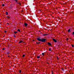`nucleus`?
<instances>
[{
  "label": "nucleus",
  "instance_id": "f257e3e1",
  "mask_svg": "<svg viewBox=\"0 0 74 74\" xmlns=\"http://www.w3.org/2000/svg\"><path fill=\"white\" fill-rule=\"evenodd\" d=\"M45 39H41V41L42 42H45Z\"/></svg>",
  "mask_w": 74,
  "mask_h": 74
},
{
  "label": "nucleus",
  "instance_id": "f03ea898",
  "mask_svg": "<svg viewBox=\"0 0 74 74\" xmlns=\"http://www.w3.org/2000/svg\"><path fill=\"white\" fill-rule=\"evenodd\" d=\"M37 40H38V41H41V39L39 38H37Z\"/></svg>",
  "mask_w": 74,
  "mask_h": 74
},
{
  "label": "nucleus",
  "instance_id": "7ed1b4c3",
  "mask_svg": "<svg viewBox=\"0 0 74 74\" xmlns=\"http://www.w3.org/2000/svg\"><path fill=\"white\" fill-rule=\"evenodd\" d=\"M53 41H54L55 42H57L56 40L54 39H53Z\"/></svg>",
  "mask_w": 74,
  "mask_h": 74
},
{
  "label": "nucleus",
  "instance_id": "20e7f679",
  "mask_svg": "<svg viewBox=\"0 0 74 74\" xmlns=\"http://www.w3.org/2000/svg\"><path fill=\"white\" fill-rule=\"evenodd\" d=\"M24 25H25V26H27V24L25 23H24Z\"/></svg>",
  "mask_w": 74,
  "mask_h": 74
},
{
  "label": "nucleus",
  "instance_id": "39448f33",
  "mask_svg": "<svg viewBox=\"0 0 74 74\" xmlns=\"http://www.w3.org/2000/svg\"><path fill=\"white\" fill-rule=\"evenodd\" d=\"M23 42V41L22 40H21L19 42V44H20V43H21V42Z\"/></svg>",
  "mask_w": 74,
  "mask_h": 74
},
{
  "label": "nucleus",
  "instance_id": "423d86ee",
  "mask_svg": "<svg viewBox=\"0 0 74 74\" xmlns=\"http://www.w3.org/2000/svg\"><path fill=\"white\" fill-rule=\"evenodd\" d=\"M48 45H51V44L50 43L48 42Z\"/></svg>",
  "mask_w": 74,
  "mask_h": 74
},
{
  "label": "nucleus",
  "instance_id": "0eeeda50",
  "mask_svg": "<svg viewBox=\"0 0 74 74\" xmlns=\"http://www.w3.org/2000/svg\"><path fill=\"white\" fill-rule=\"evenodd\" d=\"M37 58L38 59L40 58V56H37Z\"/></svg>",
  "mask_w": 74,
  "mask_h": 74
},
{
  "label": "nucleus",
  "instance_id": "6e6552de",
  "mask_svg": "<svg viewBox=\"0 0 74 74\" xmlns=\"http://www.w3.org/2000/svg\"><path fill=\"white\" fill-rule=\"evenodd\" d=\"M18 4H19L20 5H21V3H18Z\"/></svg>",
  "mask_w": 74,
  "mask_h": 74
},
{
  "label": "nucleus",
  "instance_id": "1a4fd4ad",
  "mask_svg": "<svg viewBox=\"0 0 74 74\" xmlns=\"http://www.w3.org/2000/svg\"><path fill=\"white\" fill-rule=\"evenodd\" d=\"M8 12H6V15H8Z\"/></svg>",
  "mask_w": 74,
  "mask_h": 74
},
{
  "label": "nucleus",
  "instance_id": "9d476101",
  "mask_svg": "<svg viewBox=\"0 0 74 74\" xmlns=\"http://www.w3.org/2000/svg\"><path fill=\"white\" fill-rule=\"evenodd\" d=\"M17 31H18V32H20V29H18L17 30Z\"/></svg>",
  "mask_w": 74,
  "mask_h": 74
},
{
  "label": "nucleus",
  "instance_id": "9b49d317",
  "mask_svg": "<svg viewBox=\"0 0 74 74\" xmlns=\"http://www.w3.org/2000/svg\"><path fill=\"white\" fill-rule=\"evenodd\" d=\"M2 50H3V51L5 50V48H3L2 49Z\"/></svg>",
  "mask_w": 74,
  "mask_h": 74
},
{
  "label": "nucleus",
  "instance_id": "f8f14e48",
  "mask_svg": "<svg viewBox=\"0 0 74 74\" xmlns=\"http://www.w3.org/2000/svg\"><path fill=\"white\" fill-rule=\"evenodd\" d=\"M4 4H3L2 5V7H4Z\"/></svg>",
  "mask_w": 74,
  "mask_h": 74
},
{
  "label": "nucleus",
  "instance_id": "ddd939ff",
  "mask_svg": "<svg viewBox=\"0 0 74 74\" xmlns=\"http://www.w3.org/2000/svg\"><path fill=\"white\" fill-rule=\"evenodd\" d=\"M7 18L8 19H10V17L9 16H7Z\"/></svg>",
  "mask_w": 74,
  "mask_h": 74
},
{
  "label": "nucleus",
  "instance_id": "4468645a",
  "mask_svg": "<svg viewBox=\"0 0 74 74\" xmlns=\"http://www.w3.org/2000/svg\"><path fill=\"white\" fill-rule=\"evenodd\" d=\"M49 51H51V48L49 49Z\"/></svg>",
  "mask_w": 74,
  "mask_h": 74
},
{
  "label": "nucleus",
  "instance_id": "2eb2a0df",
  "mask_svg": "<svg viewBox=\"0 0 74 74\" xmlns=\"http://www.w3.org/2000/svg\"><path fill=\"white\" fill-rule=\"evenodd\" d=\"M70 31V29H69L68 30V32H69Z\"/></svg>",
  "mask_w": 74,
  "mask_h": 74
},
{
  "label": "nucleus",
  "instance_id": "dca6fc26",
  "mask_svg": "<svg viewBox=\"0 0 74 74\" xmlns=\"http://www.w3.org/2000/svg\"><path fill=\"white\" fill-rule=\"evenodd\" d=\"M14 34H16V33H17V32H14Z\"/></svg>",
  "mask_w": 74,
  "mask_h": 74
},
{
  "label": "nucleus",
  "instance_id": "f3484780",
  "mask_svg": "<svg viewBox=\"0 0 74 74\" xmlns=\"http://www.w3.org/2000/svg\"><path fill=\"white\" fill-rule=\"evenodd\" d=\"M68 40H69V38H67V39H66V40L67 41H68Z\"/></svg>",
  "mask_w": 74,
  "mask_h": 74
},
{
  "label": "nucleus",
  "instance_id": "a211bd4d",
  "mask_svg": "<svg viewBox=\"0 0 74 74\" xmlns=\"http://www.w3.org/2000/svg\"><path fill=\"white\" fill-rule=\"evenodd\" d=\"M71 45L72 46V47L73 48V47H74V45Z\"/></svg>",
  "mask_w": 74,
  "mask_h": 74
},
{
  "label": "nucleus",
  "instance_id": "6ab92c4d",
  "mask_svg": "<svg viewBox=\"0 0 74 74\" xmlns=\"http://www.w3.org/2000/svg\"><path fill=\"white\" fill-rule=\"evenodd\" d=\"M25 55H24L23 56V57H25Z\"/></svg>",
  "mask_w": 74,
  "mask_h": 74
},
{
  "label": "nucleus",
  "instance_id": "aec40b11",
  "mask_svg": "<svg viewBox=\"0 0 74 74\" xmlns=\"http://www.w3.org/2000/svg\"><path fill=\"white\" fill-rule=\"evenodd\" d=\"M47 35V34H44L43 35V36H46Z\"/></svg>",
  "mask_w": 74,
  "mask_h": 74
},
{
  "label": "nucleus",
  "instance_id": "412c9836",
  "mask_svg": "<svg viewBox=\"0 0 74 74\" xmlns=\"http://www.w3.org/2000/svg\"><path fill=\"white\" fill-rule=\"evenodd\" d=\"M21 73V70H20L19 71V73Z\"/></svg>",
  "mask_w": 74,
  "mask_h": 74
},
{
  "label": "nucleus",
  "instance_id": "4be33fe9",
  "mask_svg": "<svg viewBox=\"0 0 74 74\" xmlns=\"http://www.w3.org/2000/svg\"><path fill=\"white\" fill-rule=\"evenodd\" d=\"M42 55H44V53H42Z\"/></svg>",
  "mask_w": 74,
  "mask_h": 74
},
{
  "label": "nucleus",
  "instance_id": "5701e85b",
  "mask_svg": "<svg viewBox=\"0 0 74 74\" xmlns=\"http://www.w3.org/2000/svg\"><path fill=\"white\" fill-rule=\"evenodd\" d=\"M7 32L6 31H5V33Z\"/></svg>",
  "mask_w": 74,
  "mask_h": 74
},
{
  "label": "nucleus",
  "instance_id": "b1692460",
  "mask_svg": "<svg viewBox=\"0 0 74 74\" xmlns=\"http://www.w3.org/2000/svg\"><path fill=\"white\" fill-rule=\"evenodd\" d=\"M73 34H74V32H73Z\"/></svg>",
  "mask_w": 74,
  "mask_h": 74
},
{
  "label": "nucleus",
  "instance_id": "393cba45",
  "mask_svg": "<svg viewBox=\"0 0 74 74\" xmlns=\"http://www.w3.org/2000/svg\"><path fill=\"white\" fill-rule=\"evenodd\" d=\"M15 1H17V0H14Z\"/></svg>",
  "mask_w": 74,
  "mask_h": 74
},
{
  "label": "nucleus",
  "instance_id": "a878e982",
  "mask_svg": "<svg viewBox=\"0 0 74 74\" xmlns=\"http://www.w3.org/2000/svg\"><path fill=\"white\" fill-rule=\"evenodd\" d=\"M57 59H58H58H59V58H58V57H57Z\"/></svg>",
  "mask_w": 74,
  "mask_h": 74
},
{
  "label": "nucleus",
  "instance_id": "bb28decb",
  "mask_svg": "<svg viewBox=\"0 0 74 74\" xmlns=\"http://www.w3.org/2000/svg\"><path fill=\"white\" fill-rule=\"evenodd\" d=\"M36 44H38V42H36Z\"/></svg>",
  "mask_w": 74,
  "mask_h": 74
},
{
  "label": "nucleus",
  "instance_id": "cd10ccee",
  "mask_svg": "<svg viewBox=\"0 0 74 74\" xmlns=\"http://www.w3.org/2000/svg\"><path fill=\"white\" fill-rule=\"evenodd\" d=\"M7 24H8V23H7Z\"/></svg>",
  "mask_w": 74,
  "mask_h": 74
},
{
  "label": "nucleus",
  "instance_id": "c85d7f7f",
  "mask_svg": "<svg viewBox=\"0 0 74 74\" xmlns=\"http://www.w3.org/2000/svg\"><path fill=\"white\" fill-rule=\"evenodd\" d=\"M40 42H39V43H38V44H40Z\"/></svg>",
  "mask_w": 74,
  "mask_h": 74
},
{
  "label": "nucleus",
  "instance_id": "c756f323",
  "mask_svg": "<svg viewBox=\"0 0 74 74\" xmlns=\"http://www.w3.org/2000/svg\"><path fill=\"white\" fill-rule=\"evenodd\" d=\"M48 64V63H47Z\"/></svg>",
  "mask_w": 74,
  "mask_h": 74
}]
</instances>
